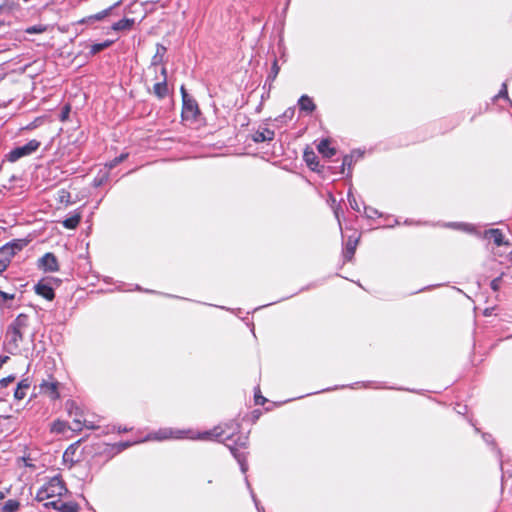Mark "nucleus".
Here are the masks:
<instances>
[{
	"mask_svg": "<svg viewBox=\"0 0 512 512\" xmlns=\"http://www.w3.org/2000/svg\"><path fill=\"white\" fill-rule=\"evenodd\" d=\"M119 2H116L114 3L113 5H111L110 7L96 13V14H93V15H89L88 16V20H96L97 21H101L103 20L105 17H107L108 15H110V13L112 12V10L118 6Z\"/></svg>",
	"mask_w": 512,
	"mask_h": 512,
	"instance_id": "32",
	"label": "nucleus"
},
{
	"mask_svg": "<svg viewBox=\"0 0 512 512\" xmlns=\"http://www.w3.org/2000/svg\"><path fill=\"white\" fill-rule=\"evenodd\" d=\"M29 238L13 239L0 247V255L5 256L10 261L20 251H22L30 243Z\"/></svg>",
	"mask_w": 512,
	"mask_h": 512,
	"instance_id": "6",
	"label": "nucleus"
},
{
	"mask_svg": "<svg viewBox=\"0 0 512 512\" xmlns=\"http://www.w3.org/2000/svg\"><path fill=\"white\" fill-rule=\"evenodd\" d=\"M45 279L50 280V284H51V285H54V284H55L56 286H58V285H60V283H61V280H60L59 278H55V277H46Z\"/></svg>",
	"mask_w": 512,
	"mask_h": 512,
	"instance_id": "55",
	"label": "nucleus"
},
{
	"mask_svg": "<svg viewBox=\"0 0 512 512\" xmlns=\"http://www.w3.org/2000/svg\"><path fill=\"white\" fill-rule=\"evenodd\" d=\"M114 42H115V40L106 39L103 42L95 43V44L91 45L90 51L86 54V57L90 58V57L95 56L96 54L100 53L104 49H107L110 46H112L114 44Z\"/></svg>",
	"mask_w": 512,
	"mask_h": 512,
	"instance_id": "23",
	"label": "nucleus"
},
{
	"mask_svg": "<svg viewBox=\"0 0 512 512\" xmlns=\"http://www.w3.org/2000/svg\"><path fill=\"white\" fill-rule=\"evenodd\" d=\"M51 430L56 432H62L64 430V423L59 420L55 421L52 425Z\"/></svg>",
	"mask_w": 512,
	"mask_h": 512,
	"instance_id": "50",
	"label": "nucleus"
},
{
	"mask_svg": "<svg viewBox=\"0 0 512 512\" xmlns=\"http://www.w3.org/2000/svg\"><path fill=\"white\" fill-rule=\"evenodd\" d=\"M316 286H317V284H316L315 282L310 283V284H308L307 286L302 287L298 292H295V293H293V294H291V295H289V296L283 297V298H281V299H279V300H277V301H274V302H271V303H268V304H265V305H262V306H259V307L255 308V309L253 310V312H254V311H257V310H259V309H262V308H264V307H267V306L273 305V304H275V303L281 302V301H283V300L289 299V298L293 297L294 295H297L298 293H301V292L307 291V290H309L310 288H314V287H316Z\"/></svg>",
	"mask_w": 512,
	"mask_h": 512,
	"instance_id": "31",
	"label": "nucleus"
},
{
	"mask_svg": "<svg viewBox=\"0 0 512 512\" xmlns=\"http://www.w3.org/2000/svg\"><path fill=\"white\" fill-rule=\"evenodd\" d=\"M40 146V141L32 139L22 146H16L13 149H11L5 155V160L14 163L23 157L32 155L40 148Z\"/></svg>",
	"mask_w": 512,
	"mask_h": 512,
	"instance_id": "3",
	"label": "nucleus"
},
{
	"mask_svg": "<svg viewBox=\"0 0 512 512\" xmlns=\"http://www.w3.org/2000/svg\"><path fill=\"white\" fill-rule=\"evenodd\" d=\"M34 291L38 296H41L48 301H52L55 298L54 286L50 284V280L45 278L40 279L35 284Z\"/></svg>",
	"mask_w": 512,
	"mask_h": 512,
	"instance_id": "10",
	"label": "nucleus"
},
{
	"mask_svg": "<svg viewBox=\"0 0 512 512\" xmlns=\"http://www.w3.org/2000/svg\"><path fill=\"white\" fill-rule=\"evenodd\" d=\"M78 444L79 441L69 445L63 453V462L66 464L69 463L70 467H72L78 461L74 459V455L78 449Z\"/></svg>",
	"mask_w": 512,
	"mask_h": 512,
	"instance_id": "25",
	"label": "nucleus"
},
{
	"mask_svg": "<svg viewBox=\"0 0 512 512\" xmlns=\"http://www.w3.org/2000/svg\"><path fill=\"white\" fill-rule=\"evenodd\" d=\"M40 392L47 394L52 400L60 398L59 382L57 380L45 381L40 384Z\"/></svg>",
	"mask_w": 512,
	"mask_h": 512,
	"instance_id": "13",
	"label": "nucleus"
},
{
	"mask_svg": "<svg viewBox=\"0 0 512 512\" xmlns=\"http://www.w3.org/2000/svg\"><path fill=\"white\" fill-rule=\"evenodd\" d=\"M14 299V293H7L2 291L0 294V310H3L4 308H10V305H8L7 302L12 301Z\"/></svg>",
	"mask_w": 512,
	"mask_h": 512,
	"instance_id": "35",
	"label": "nucleus"
},
{
	"mask_svg": "<svg viewBox=\"0 0 512 512\" xmlns=\"http://www.w3.org/2000/svg\"><path fill=\"white\" fill-rule=\"evenodd\" d=\"M294 108H288L284 111V113L281 115V118H285V119H292V117L294 116Z\"/></svg>",
	"mask_w": 512,
	"mask_h": 512,
	"instance_id": "52",
	"label": "nucleus"
},
{
	"mask_svg": "<svg viewBox=\"0 0 512 512\" xmlns=\"http://www.w3.org/2000/svg\"><path fill=\"white\" fill-rule=\"evenodd\" d=\"M250 496H251V498H252V500H253L254 504H257V502H258L259 500L257 499V496H256V494L254 493V491H253V490H251V492H250Z\"/></svg>",
	"mask_w": 512,
	"mask_h": 512,
	"instance_id": "60",
	"label": "nucleus"
},
{
	"mask_svg": "<svg viewBox=\"0 0 512 512\" xmlns=\"http://www.w3.org/2000/svg\"><path fill=\"white\" fill-rule=\"evenodd\" d=\"M36 127H37V124H36V121H34V122H31L30 124H28L24 129L31 130V129H34Z\"/></svg>",
	"mask_w": 512,
	"mask_h": 512,
	"instance_id": "59",
	"label": "nucleus"
},
{
	"mask_svg": "<svg viewBox=\"0 0 512 512\" xmlns=\"http://www.w3.org/2000/svg\"><path fill=\"white\" fill-rule=\"evenodd\" d=\"M485 238H490L493 240V243L497 246H509L510 242L505 240L504 235L502 231L498 228H492L489 230H486L484 232Z\"/></svg>",
	"mask_w": 512,
	"mask_h": 512,
	"instance_id": "17",
	"label": "nucleus"
},
{
	"mask_svg": "<svg viewBox=\"0 0 512 512\" xmlns=\"http://www.w3.org/2000/svg\"><path fill=\"white\" fill-rule=\"evenodd\" d=\"M364 213L368 219H373L376 216L377 217L382 216V214L376 208H373L371 206H366V205H364Z\"/></svg>",
	"mask_w": 512,
	"mask_h": 512,
	"instance_id": "41",
	"label": "nucleus"
},
{
	"mask_svg": "<svg viewBox=\"0 0 512 512\" xmlns=\"http://www.w3.org/2000/svg\"><path fill=\"white\" fill-rule=\"evenodd\" d=\"M354 155H357V159H361L364 155V152L360 149L352 150L350 154H346L343 156L342 163L339 166L338 173L344 174L345 169H348L347 178L352 177V166L354 165Z\"/></svg>",
	"mask_w": 512,
	"mask_h": 512,
	"instance_id": "11",
	"label": "nucleus"
},
{
	"mask_svg": "<svg viewBox=\"0 0 512 512\" xmlns=\"http://www.w3.org/2000/svg\"><path fill=\"white\" fill-rule=\"evenodd\" d=\"M499 98L505 99L512 107V100L509 98L506 82L502 84L501 89L499 90L498 94L493 97V100L495 101Z\"/></svg>",
	"mask_w": 512,
	"mask_h": 512,
	"instance_id": "37",
	"label": "nucleus"
},
{
	"mask_svg": "<svg viewBox=\"0 0 512 512\" xmlns=\"http://www.w3.org/2000/svg\"><path fill=\"white\" fill-rule=\"evenodd\" d=\"M359 384L358 382L356 383H353V384H348V385H335L333 387H328V388H324V389H321L319 391H315V392H312V393H308L306 394L307 396L308 395H313V394H319V393H324V392H329V391H334V390H337V389H344V388H354L355 385Z\"/></svg>",
	"mask_w": 512,
	"mask_h": 512,
	"instance_id": "38",
	"label": "nucleus"
},
{
	"mask_svg": "<svg viewBox=\"0 0 512 512\" xmlns=\"http://www.w3.org/2000/svg\"><path fill=\"white\" fill-rule=\"evenodd\" d=\"M184 433L185 431L182 430L173 431L171 429H160L154 434V439L166 440L169 438H183Z\"/></svg>",
	"mask_w": 512,
	"mask_h": 512,
	"instance_id": "22",
	"label": "nucleus"
},
{
	"mask_svg": "<svg viewBox=\"0 0 512 512\" xmlns=\"http://www.w3.org/2000/svg\"><path fill=\"white\" fill-rule=\"evenodd\" d=\"M80 509V506L77 502L69 501V502H62L60 501L59 504V512H78Z\"/></svg>",
	"mask_w": 512,
	"mask_h": 512,
	"instance_id": "33",
	"label": "nucleus"
},
{
	"mask_svg": "<svg viewBox=\"0 0 512 512\" xmlns=\"http://www.w3.org/2000/svg\"><path fill=\"white\" fill-rule=\"evenodd\" d=\"M30 386L31 380L28 377L19 381L14 390V399L18 401L24 399Z\"/></svg>",
	"mask_w": 512,
	"mask_h": 512,
	"instance_id": "20",
	"label": "nucleus"
},
{
	"mask_svg": "<svg viewBox=\"0 0 512 512\" xmlns=\"http://www.w3.org/2000/svg\"><path fill=\"white\" fill-rule=\"evenodd\" d=\"M128 156H129L128 153H121L119 156L115 157L114 159H112L108 163H106L105 167L110 171L111 169H113L117 165H119L121 162L126 160Z\"/></svg>",
	"mask_w": 512,
	"mask_h": 512,
	"instance_id": "36",
	"label": "nucleus"
},
{
	"mask_svg": "<svg viewBox=\"0 0 512 512\" xmlns=\"http://www.w3.org/2000/svg\"><path fill=\"white\" fill-rule=\"evenodd\" d=\"M248 442L247 436H239L237 440L234 441L233 445L227 444L228 448L230 449L231 454L236 459V461L239 464L240 470L243 474H246L248 471V463H247V456L245 452H242L238 449V447L245 448Z\"/></svg>",
	"mask_w": 512,
	"mask_h": 512,
	"instance_id": "5",
	"label": "nucleus"
},
{
	"mask_svg": "<svg viewBox=\"0 0 512 512\" xmlns=\"http://www.w3.org/2000/svg\"><path fill=\"white\" fill-rule=\"evenodd\" d=\"M38 269L44 272H57L59 270V263L57 257L52 252L45 253L38 259Z\"/></svg>",
	"mask_w": 512,
	"mask_h": 512,
	"instance_id": "9",
	"label": "nucleus"
},
{
	"mask_svg": "<svg viewBox=\"0 0 512 512\" xmlns=\"http://www.w3.org/2000/svg\"><path fill=\"white\" fill-rule=\"evenodd\" d=\"M255 507L258 512H265L264 507L260 505L259 501L257 502V504H255Z\"/></svg>",
	"mask_w": 512,
	"mask_h": 512,
	"instance_id": "62",
	"label": "nucleus"
},
{
	"mask_svg": "<svg viewBox=\"0 0 512 512\" xmlns=\"http://www.w3.org/2000/svg\"><path fill=\"white\" fill-rule=\"evenodd\" d=\"M255 507L258 512H265L264 507L260 505L259 501L257 502V504H255Z\"/></svg>",
	"mask_w": 512,
	"mask_h": 512,
	"instance_id": "63",
	"label": "nucleus"
},
{
	"mask_svg": "<svg viewBox=\"0 0 512 512\" xmlns=\"http://www.w3.org/2000/svg\"><path fill=\"white\" fill-rule=\"evenodd\" d=\"M21 460L23 461L25 467L35 469V465L32 463V459L29 455L21 457Z\"/></svg>",
	"mask_w": 512,
	"mask_h": 512,
	"instance_id": "51",
	"label": "nucleus"
},
{
	"mask_svg": "<svg viewBox=\"0 0 512 512\" xmlns=\"http://www.w3.org/2000/svg\"><path fill=\"white\" fill-rule=\"evenodd\" d=\"M501 282H502V275L494 278L491 282H490V287L491 289L494 291V292H497L499 291L500 289V285H501Z\"/></svg>",
	"mask_w": 512,
	"mask_h": 512,
	"instance_id": "45",
	"label": "nucleus"
},
{
	"mask_svg": "<svg viewBox=\"0 0 512 512\" xmlns=\"http://www.w3.org/2000/svg\"><path fill=\"white\" fill-rule=\"evenodd\" d=\"M67 492L68 489L61 475H56L38 489L35 500L42 502L49 498L62 497Z\"/></svg>",
	"mask_w": 512,
	"mask_h": 512,
	"instance_id": "2",
	"label": "nucleus"
},
{
	"mask_svg": "<svg viewBox=\"0 0 512 512\" xmlns=\"http://www.w3.org/2000/svg\"><path fill=\"white\" fill-rule=\"evenodd\" d=\"M47 30V26L46 25H42V24H38V25H33V26H29L25 29V32L27 34H40V33H43Z\"/></svg>",
	"mask_w": 512,
	"mask_h": 512,
	"instance_id": "40",
	"label": "nucleus"
},
{
	"mask_svg": "<svg viewBox=\"0 0 512 512\" xmlns=\"http://www.w3.org/2000/svg\"><path fill=\"white\" fill-rule=\"evenodd\" d=\"M303 160L307 167L313 172H320V162L316 153L310 147H306L303 152ZM324 168V166H321Z\"/></svg>",
	"mask_w": 512,
	"mask_h": 512,
	"instance_id": "12",
	"label": "nucleus"
},
{
	"mask_svg": "<svg viewBox=\"0 0 512 512\" xmlns=\"http://www.w3.org/2000/svg\"><path fill=\"white\" fill-rule=\"evenodd\" d=\"M65 409L70 417L73 418V430L80 431L82 430L84 419L83 412L81 408L78 406L76 401L69 399L65 402Z\"/></svg>",
	"mask_w": 512,
	"mask_h": 512,
	"instance_id": "8",
	"label": "nucleus"
},
{
	"mask_svg": "<svg viewBox=\"0 0 512 512\" xmlns=\"http://www.w3.org/2000/svg\"><path fill=\"white\" fill-rule=\"evenodd\" d=\"M22 340V331L7 327L4 339V350L11 355L17 354L19 351V343L22 342Z\"/></svg>",
	"mask_w": 512,
	"mask_h": 512,
	"instance_id": "7",
	"label": "nucleus"
},
{
	"mask_svg": "<svg viewBox=\"0 0 512 512\" xmlns=\"http://www.w3.org/2000/svg\"><path fill=\"white\" fill-rule=\"evenodd\" d=\"M279 71H280V67L278 65V60H277V57L274 55V59L272 61V65H271L270 71H269V73H268V75L266 77V80H265V83H264V86H263L264 89L266 88V84H268V83H269V89H271L272 83L277 78V76L279 74Z\"/></svg>",
	"mask_w": 512,
	"mask_h": 512,
	"instance_id": "24",
	"label": "nucleus"
},
{
	"mask_svg": "<svg viewBox=\"0 0 512 512\" xmlns=\"http://www.w3.org/2000/svg\"><path fill=\"white\" fill-rule=\"evenodd\" d=\"M297 105H298L299 111L301 113H305L306 115H311L317 108L313 99L306 94H303L300 96V98L298 99Z\"/></svg>",
	"mask_w": 512,
	"mask_h": 512,
	"instance_id": "14",
	"label": "nucleus"
},
{
	"mask_svg": "<svg viewBox=\"0 0 512 512\" xmlns=\"http://www.w3.org/2000/svg\"><path fill=\"white\" fill-rule=\"evenodd\" d=\"M185 433L191 434L189 436V438L193 439V440H215L218 442H224L226 440H231L232 436H233V433H231V434H227L225 437H223L225 434V431L223 429H221L220 426H216L211 430H206V431H202V432L194 433L193 431L188 430V431H185Z\"/></svg>",
	"mask_w": 512,
	"mask_h": 512,
	"instance_id": "4",
	"label": "nucleus"
},
{
	"mask_svg": "<svg viewBox=\"0 0 512 512\" xmlns=\"http://www.w3.org/2000/svg\"><path fill=\"white\" fill-rule=\"evenodd\" d=\"M135 20L133 18H122L117 22H114L111 29L114 31L131 30L134 26Z\"/></svg>",
	"mask_w": 512,
	"mask_h": 512,
	"instance_id": "27",
	"label": "nucleus"
},
{
	"mask_svg": "<svg viewBox=\"0 0 512 512\" xmlns=\"http://www.w3.org/2000/svg\"><path fill=\"white\" fill-rule=\"evenodd\" d=\"M438 286H439V285H429V286H426V287H424V288L419 289V290H418V291H416L415 293H420V292H423V291H426V290H430V289H432V288H434V287H438Z\"/></svg>",
	"mask_w": 512,
	"mask_h": 512,
	"instance_id": "58",
	"label": "nucleus"
},
{
	"mask_svg": "<svg viewBox=\"0 0 512 512\" xmlns=\"http://www.w3.org/2000/svg\"><path fill=\"white\" fill-rule=\"evenodd\" d=\"M359 241V237L350 236L342 250V256L344 262H349L353 259L356 247Z\"/></svg>",
	"mask_w": 512,
	"mask_h": 512,
	"instance_id": "16",
	"label": "nucleus"
},
{
	"mask_svg": "<svg viewBox=\"0 0 512 512\" xmlns=\"http://www.w3.org/2000/svg\"><path fill=\"white\" fill-rule=\"evenodd\" d=\"M96 20H88V16L87 17H84L82 19H80L77 24H80V25H83V24H87V25H91L93 23H95Z\"/></svg>",
	"mask_w": 512,
	"mask_h": 512,
	"instance_id": "53",
	"label": "nucleus"
},
{
	"mask_svg": "<svg viewBox=\"0 0 512 512\" xmlns=\"http://www.w3.org/2000/svg\"><path fill=\"white\" fill-rule=\"evenodd\" d=\"M9 359V356L7 355H0V369Z\"/></svg>",
	"mask_w": 512,
	"mask_h": 512,
	"instance_id": "56",
	"label": "nucleus"
},
{
	"mask_svg": "<svg viewBox=\"0 0 512 512\" xmlns=\"http://www.w3.org/2000/svg\"><path fill=\"white\" fill-rule=\"evenodd\" d=\"M456 411L458 414H465L467 412V406L458 404Z\"/></svg>",
	"mask_w": 512,
	"mask_h": 512,
	"instance_id": "54",
	"label": "nucleus"
},
{
	"mask_svg": "<svg viewBox=\"0 0 512 512\" xmlns=\"http://www.w3.org/2000/svg\"><path fill=\"white\" fill-rule=\"evenodd\" d=\"M275 137V132L274 130H271L269 128H263V129H259L257 131H255L252 136H251V139L255 142V143H263V142H267V141H272Z\"/></svg>",
	"mask_w": 512,
	"mask_h": 512,
	"instance_id": "19",
	"label": "nucleus"
},
{
	"mask_svg": "<svg viewBox=\"0 0 512 512\" xmlns=\"http://www.w3.org/2000/svg\"><path fill=\"white\" fill-rule=\"evenodd\" d=\"M182 98L181 119L184 123L196 124L202 119V113L197 101L187 92L184 85L180 87Z\"/></svg>",
	"mask_w": 512,
	"mask_h": 512,
	"instance_id": "1",
	"label": "nucleus"
},
{
	"mask_svg": "<svg viewBox=\"0 0 512 512\" xmlns=\"http://www.w3.org/2000/svg\"><path fill=\"white\" fill-rule=\"evenodd\" d=\"M482 438L488 445H495L494 438L490 433H482Z\"/></svg>",
	"mask_w": 512,
	"mask_h": 512,
	"instance_id": "49",
	"label": "nucleus"
},
{
	"mask_svg": "<svg viewBox=\"0 0 512 512\" xmlns=\"http://www.w3.org/2000/svg\"><path fill=\"white\" fill-rule=\"evenodd\" d=\"M109 179V170L107 168L99 170L97 175L94 177L92 185L95 188L103 186Z\"/></svg>",
	"mask_w": 512,
	"mask_h": 512,
	"instance_id": "30",
	"label": "nucleus"
},
{
	"mask_svg": "<svg viewBox=\"0 0 512 512\" xmlns=\"http://www.w3.org/2000/svg\"><path fill=\"white\" fill-rule=\"evenodd\" d=\"M317 150L324 158L328 159L332 158L337 153L336 148L331 146V140L329 138H323L317 145Z\"/></svg>",
	"mask_w": 512,
	"mask_h": 512,
	"instance_id": "18",
	"label": "nucleus"
},
{
	"mask_svg": "<svg viewBox=\"0 0 512 512\" xmlns=\"http://www.w3.org/2000/svg\"><path fill=\"white\" fill-rule=\"evenodd\" d=\"M160 73L163 76V79H165L167 81V69H166V67H162Z\"/></svg>",
	"mask_w": 512,
	"mask_h": 512,
	"instance_id": "61",
	"label": "nucleus"
},
{
	"mask_svg": "<svg viewBox=\"0 0 512 512\" xmlns=\"http://www.w3.org/2000/svg\"><path fill=\"white\" fill-rule=\"evenodd\" d=\"M153 93L158 99H164L169 94L168 84L165 79L153 86Z\"/></svg>",
	"mask_w": 512,
	"mask_h": 512,
	"instance_id": "28",
	"label": "nucleus"
},
{
	"mask_svg": "<svg viewBox=\"0 0 512 512\" xmlns=\"http://www.w3.org/2000/svg\"><path fill=\"white\" fill-rule=\"evenodd\" d=\"M59 504H60V500H53V501H50V502H46L43 504L44 508L46 509H54V510H57L59 509Z\"/></svg>",
	"mask_w": 512,
	"mask_h": 512,
	"instance_id": "47",
	"label": "nucleus"
},
{
	"mask_svg": "<svg viewBox=\"0 0 512 512\" xmlns=\"http://www.w3.org/2000/svg\"><path fill=\"white\" fill-rule=\"evenodd\" d=\"M70 111H71L70 106L69 105H65L62 108V111H61V114H60V120L61 121H65L68 118Z\"/></svg>",
	"mask_w": 512,
	"mask_h": 512,
	"instance_id": "48",
	"label": "nucleus"
},
{
	"mask_svg": "<svg viewBox=\"0 0 512 512\" xmlns=\"http://www.w3.org/2000/svg\"><path fill=\"white\" fill-rule=\"evenodd\" d=\"M29 316L25 313H20L16 318L8 325L10 328L22 331L23 328L28 326Z\"/></svg>",
	"mask_w": 512,
	"mask_h": 512,
	"instance_id": "26",
	"label": "nucleus"
},
{
	"mask_svg": "<svg viewBox=\"0 0 512 512\" xmlns=\"http://www.w3.org/2000/svg\"><path fill=\"white\" fill-rule=\"evenodd\" d=\"M166 52H167V48L164 45L157 43L156 44V53L152 57L151 65L156 66V65L163 63L164 56H165Z\"/></svg>",
	"mask_w": 512,
	"mask_h": 512,
	"instance_id": "29",
	"label": "nucleus"
},
{
	"mask_svg": "<svg viewBox=\"0 0 512 512\" xmlns=\"http://www.w3.org/2000/svg\"><path fill=\"white\" fill-rule=\"evenodd\" d=\"M448 226L453 227V228H460L467 232H471L473 230V228L469 224L459 223V222L449 223Z\"/></svg>",
	"mask_w": 512,
	"mask_h": 512,
	"instance_id": "43",
	"label": "nucleus"
},
{
	"mask_svg": "<svg viewBox=\"0 0 512 512\" xmlns=\"http://www.w3.org/2000/svg\"><path fill=\"white\" fill-rule=\"evenodd\" d=\"M255 507L258 512H265L264 507L260 505L259 501L257 502V504H255Z\"/></svg>",
	"mask_w": 512,
	"mask_h": 512,
	"instance_id": "64",
	"label": "nucleus"
},
{
	"mask_svg": "<svg viewBox=\"0 0 512 512\" xmlns=\"http://www.w3.org/2000/svg\"><path fill=\"white\" fill-rule=\"evenodd\" d=\"M82 215L81 212L75 210L73 213L69 214L63 221L62 225L66 229H76L81 221Z\"/></svg>",
	"mask_w": 512,
	"mask_h": 512,
	"instance_id": "21",
	"label": "nucleus"
},
{
	"mask_svg": "<svg viewBox=\"0 0 512 512\" xmlns=\"http://www.w3.org/2000/svg\"><path fill=\"white\" fill-rule=\"evenodd\" d=\"M15 379H16V376L14 374H10V375L0 379V387L1 388L7 387L10 383L14 382Z\"/></svg>",
	"mask_w": 512,
	"mask_h": 512,
	"instance_id": "44",
	"label": "nucleus"
},
{
	"mask_svg": "<svg viewBox=\"0 0 512 512\" xmlns=\"http://www.w3.org/2000/svg\"><path fill=\"white\" fill-rule=\"evenodd\" d=\"M267 399L262 396L260 388L256 387L254 391V402L256 405H264L266 403Z\"/></svg>",
	"mask_w": 512,
	"mask_h": 512,
	"instance_id": "42",
	"label": "nucleus"
},
{
	"mask_svg": "<svg viewBox=\"0 0 512 512\" xmlns=\"http://www.w3.org/2000/svg\"><path fill=\"white\" fill-rule=\"evenodd\" d=\"M10 263L11 262L8 258L0 255V273H3L4 271H6L7 268L9 267Z\"/></svg>",
	"mask_w": 512,
	"mask_h": 512,
	"instance_id": "46",
	"label": "nucleus"
},
{
	"mask_svg": "<svg viewBox=\"0 0 512 512\" xmlns=\"http://www.w3.org/2000/svg\"><path fill=\"white\" fill-rule=\"evenodd\" d=\"M136 443V441H121L114 444H107L106 448L104 449V453L108 454L110 457H113Z\"/></svg>",
	"mask_w": 512,
	"mask_h": 512,
	"instance_id": "15",
	"label": "nucleus"
},
{
	"mask_svg": "<svg viewBox=\"0 0 512 512\" xmlns=\"http://www.w3.org/2000/svg\"><path fill=\"white\" fill-rule=\"evenodd\" d=\"M135 290H137V291H144V292H146V293H156V291H154V290H149V289H145V290H144V289H143L140 285H138V284H136V285H135Z\"/></svg>",
	"mask_w": 512,
	"mask_h": 512,
	"instance_id": "57",
	"label": "nucleus"
},
{
	"mask_svg": "<svg viewBox=\"0 0 512 512\" xmlns=\"http://www.w3.org/2000/svg\"><path fill=\"white\" fill-rule=\"evenodd\" d=\"M20 508V502L15 499H9L5 502V504L2 506L1 511L2 512H17Z\"/></svg>",
	"mask_w": 512,
	"mask_h": 512,
	"instance_id": "34",
	"label": "nucleus"
},
{
	"mask_svg": "<svg viewBox=\"0 0 512 512\" xmlns=\"http://www.w3.org/2000/svg\"><path fill=\"white\" fill-rule=\"evenodd\" d=\"M347 199H348V202H349V205L351 207L352 210L356 211V212H359L360 211V207L358 205V202L353 194V191H352V186H350V188L348 189V193H347Z\"/></svg>",
	"mask_w": 512,
	"mask_h": 512,
	"instance_id": "39",
	"label": "nucleus"
}]
</instances>
